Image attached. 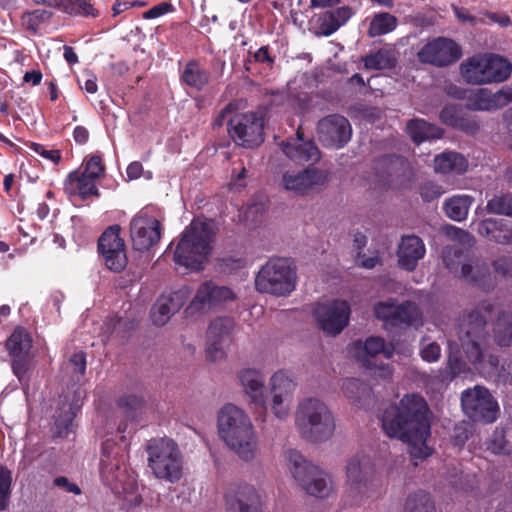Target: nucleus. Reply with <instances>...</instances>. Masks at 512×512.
I'll use <instances>...</instances> for the list:
<instances>
[{"label":"nucleus","instance_id":"nucleus-46","mask_svg":"<svg viewBox=\"0 0 512 512\" xmlns=\"http://www.w3.org/2000/svg\"><path fill=\"white\" fill-rule=\"evenodd\" d=\"M486 211L490 214L512 217V193L495 194L487 201Z\"/></svg>","mask_w":512,"mask_h":512},{"label":"nucleus","instance_id":"nucleus-17","mask_svg":"<svg viewBox=\"0 0 512 512\" xmlns=\"http://www.w3.org/2000/svg\"><path fill=\"white\" fill-rule=\"evenodd\" d=\"M351 307L346 300H333L319 303L313 310V316L319 327L330 335L341 333L348 325Z\"/></svg>","mask_w":512,"mask_h":512},{"label":"nucleus","instance_id":"nucleus-5","mask_svg":"<svg viewBox=\"0 0 512 512\" xmlns=\"http://www.w3.org/2000/svg\"><path fill=\"white\" fill-rule=\"evenodd\" d=\"M296 424L303 437L312 442L329 439L335 430V421L331 411L316 398H308L299 404Z\"/></svg>","mask_w":512,"mask_h":512},{"label":"nucleus","instance_id":"nucleus-1","mask_svg":"<svg viewBox=\"0 0 512 512\" xmlns=\"http://www.w3.org/2000/svg\"><path fill=\"white\" fill-rule=\"evenodd\" d=\"M429 407L419 394H407L397 404L388 406L382 413L381 426L390 438L410 445L413 459H425L430 455L427 438L430 436Z\"/></svg>","mask_w":512,"mask_h":512},{"label":"nucleus","instance_id":"nucleus-58","mask_svg":"<svg viewBox=\"0 0 512 512\" xmlns=\"http://www.w3.org/2000/svg\"><path fill=\"white\" fill-rule=\"evenodd\" d=\"M419 192L423 201L430 202L439 198L444 193V190L437 183L428 181L420 185Z\"/></svg>","mask_w":512,"mask_h":512},{"label":"nucleus","instance_id":"nucleus-57","mask_svg":"<svg viewBox=\"0 0 512 512\" xmlns=\"http://www.w3.org/2000/svg\"><path fill=\"white\" fill-rule=\"evenodd\" d=\"M27 146L35 153L54 164H58L62 158L61 151L58 149H46L44 145L36 142H28Z\"/></svg>","mask_w":512,"mask_h":512},{"label":"nucleus","instance_id":"nucleus-6","mask_svg":"<svg viewBox=\"0 0 512 512\" xmlns=\"http://www.w3.org/2000/svg\"><path fill=\"white\" fill-rule=\"evenodd\" d=\"M148 466L153 474L171 483L182 476L181 453L176 442L170 438H153L146 445Z\"/></svg>","mask_w":512,"mask_h":512},{"label":"nucleus","instance_id":"nucleus-47","mask_svg":"<svg viewBox=\"0 0 512 512\" xmlns=\"http://www.w3.org/2000/svg\"><path fill=\"white\" fill-rule=\"evenodd\" d=\"M342 389L347 398L359 402L362 397L369 395L371 388L357 378H347L343 381Z\"/></svg>","mask_w":512,"mask_h":512},{"label":"nucleus","instance_id":"nucleus-51","mask_svg":"<svg viewBox=\"0 0 512 512\" xmlns=\"http://www.w3.org/2000/svg\"><path fill=\"white\" fill-rule=\"evenodd\" d=\"M249 55H251V59H247L245 61V69L247 71H250V64L253 62L266 65L269 68H272V66L275 63V57L271 55L270 53V47L269 45L261 46L257 51L252 53L249 51Z\"/></svg>","mask_w":512,"mask_h":512},{"label":"nucleus","instance_id":"nucleus-49","mask_svg":"<svg viewBox=\"0 0 512 512\" xmlns=\"http://www.w3.org/2000/svg\"><path fill=\"white\" fill-rule=\"evenodd\" d=\"M12 486V472L4 465H0V511L9 506Z\"/></svg>","mask_w":512,"mask_h":512},{"label":"nucleus","instance_id":"nucleus-14","mask_svg":"<svg viewBox=\"0 0 512 512\" xmlns=\"http://www.w3.org/2000/svg\"><path fill=\"white\" fill-rule=\"evenodd\" d=\"M118 224L106 228L98 239V252L107 269L119 273L128 263L125 241L120 236Z\"/></svg>","mask_w":512,"mask_h":512},{"label":"nucleus","instance_id":"nucleus-42","mask_svg":"<svg viewBox=\"0 0 512 512\" xmlns=\"http://www.w3.org/2000/svg\"><path fill=\"white\" fill-rule=\"evenodd\" d=\"M350 7L342 6L334 10L327 11L322 20L323 34L330 36L344 25L351 17Z\"/></svg>","mask_w":512,"mask_h":512},{"label":"nucleus","instance_id":"nucleus-45","mask_svg":"<svg viewBox=\"0 0 512 512\" xmlns=\"http://www.w3.org/2000/svg\"><path fill=\"white\" fill-rule=\"evenodd\" d=\"M396 59L393 52L381 48L375 53H371L363 58V63L366 69L369 70H383L394 67Z\"/></svg>","mask_w":512,"mask_h":512},{"label":"nucleus","instance_id":"nucleus-7","mask_svg":"<svg viewBox=\"0 0 512 512\" xmlns=\"http://www.w3.org/2000/svg\"><path fill=\"white\" fill-rule=\"evenodd\" d=\"M460 71L470 84L500 83L510 77L512 65L502 56L491 53L468 58L461 64Z\"/></svg>","mask_w":512,"mask_h":512},{"label":"nucleus","instance_id":"nucleus-22","mask_svg":"<svg viewBox=\"0 0 512 512\" xmlns=\"http://www.w3.org/2000/svg\"><path fill=\"white\" fill-rule=\"evenodd\" d=\"M467 108L472 111H495L512 102V87H502L493 93L487 88H480L467 98Z\"/></svg>","mask_w":512,"mask_h":512},{"label":"nucleus","instance_id":"nucleus-26","mask_svg":"<svg viewBox=\"0 0 512 512\" xmlns=\"http://www.w3.org/2000/svg\"><path fill=\"white\" fill-rule=\"evenodd\" d=\"M186 298V292L183 290L162 294L151 309L152 322L156 326L165 325L171 316L183 307Z\"/></svg>","mask_w":512,"mask_h":512},{"label":"nucleus","instance_id":"nucleus-55","mask_svg":"<svg viewBox=\"0 0 512 512\" xmlns=\"http://www.w3.org/2000/svg\"><path fill=\"white\" fill-rule=\"evenodd\" d=\"M75 417V413L72 408L69 407V410L64 413L63 416H59L55 420V429L56 435L58 437H67L69 433L72 431L73 420Z\"/></svg>","mask_w":512,"mask_h":512},{"label":"nucleus","instance_id":"nucleus-18","mask_svg":"<svg viewBox=\"0 0 512 512\" xmlns=\"http://www.w3.org/2000/svg\"><path fill=\"white\" fill-rule=\"evenodd\" d=\"M317 136L326 148L341 149L351 139L352 127L349 120L340 114H331L317 123Z\"/></svg>","mask_w":512,"mask_h":512},{"label":"nucleus","instance_id":"nucleus-4","mask_svg":"<svg viewBox=\"0 0 512 512\" xmlns=\"http://www.w3.org/2000/svg\"><path fill=\"white\" fill-rule=\"evenodd\" d=\"M297 271L289 258H270L255 277V289L277 297L289 296L296 288Z\"/></svg>","mask_w":512,"mask_h":512},{"label":"nucleus","instance_id":"nucleus-29","mask_svg":"<svg viewBox=\"0 0 512 512\" xmlns=\"http://www.w3.org/2000/svg\"><path fill=\"white\" fill-rule=\"evenodd\" d=\"M285 189L297 194H305L314 185H322L327 181L326 174L319 169H304L297 173L286 172L283 175Z\"/></svg>","mask_w":512,"mask_h":512},{"label":"nucleus","instance_id":"nucleus-60","mask_svg":"<svg viewBox=\"0 0 512 512\" xmlns=\"http://www.w3.org/2000/svg\"><path fill=\"white\" fill-rule=\"evenodd\" d=\"M470 436L471 431L469 430L467 424L463 423L456 425L452 435V442L455 446L462 447L465 445Z\"/></svg>","mask_w":512,"mask_h":512},{"label":"nucleus","instance_id":"nucleus-8","mask_svg":"<svg viewBox=\"0 0 512 512\" xmlns=\"http://www.w3.org/2000/svg\"><path fill=\"white\" fill-rule=\"evenodd\" d=\"M493 310L494 304L490 300H483L467 315L465 331L460 340L466 358L474 365L483 360L482 345L488 334L487 318Z\"/></svg>","mask_w":512,"mask_h":512},{"label":"nucleus","instance_id":"nucleus-38","mask_svg":"<svg viewBox=\"0 0 512 512\" xmlns=\"http://www.w3.org/2000/svg\"><path fill=\"white\" fill-rule=\"evenodd\" d=\"M422 315L418 306L412 301L396 305L390 321L391 327H409L421 322Z\"/></svg>","mask_w":512,"mask_h":512},{"label":"nucleus","instance_id":"nucleus-20","mask_svg":"<svg viewBox=\"0 0 512 512\" xmlns=\"http://www.w3.org/2000/svg\"><path fill=\"white\" fill-rule=\"evenodd\" d=\"M235 323L231 317H217L212 320L206 332V354L211 361L225 357V349L232 342Z\"/></svg>","mask_w":512,"mask_h":512},{"label":"nucleus","instance_id":"nucleus-61","mask_svg":"<svg viewBox=\"0 0 512 512\" xmlns=\"http://www.w3.org/2000/svg\"><path fill=\"white\" fill-rule=\"evenodd\" d=\"M441 348L433 342L424 347L421 351V357L426 362H434L440 358Z\"/></svg>","mask_w":512,"mask_h":512},{"label":"nucleus","instance_id":"nucleus-64","mask_svg":"<svg viewBox=\"0 0 512 512\" xmlns=\"http://www.w3.org/2000/svg\"><path fill=\"white\" fill-rule=\"evenodd\" d=\"M53 482L55 486L65 489L66 492L75 495H80L82 492L76 483L70 482L65 476L56 477Z\"/></svg>","mask_w":512,"mask_h":512},{"label":"nucleus","instance_id":"nucleus-27","mask_svg":"<svg viewBox=\"0 0 512 512\" xmlns=\"http://www.w3.org/2000/svg\"><path fill=\"white\" fill-rule=\"evenodd\" d=\"M426 253L422 239L416 235H404L398 246L397 256L400 268L412 272Z\"/></svg>","mask_w":512,"mask_h":512},{"label":"nucleus","instance_id":"nucleus-44","mask_svg":"<svg viewBox=\"0 0 512 512\" xmlns=\"http://www.w3.org/2000/svg\"><path fill=\"white\" fill-rule=\"evenodd\" d=\"M404 512H436V508L431 495L419 490L407 497Z\"/></svg>","mask_w":512,"mask_h":512},{"label":"nucleus","instance_id":"nucleus-43","mask_svg":"<svg viewBox=\"0 0 512 512\" xmlns=\"http://www.w3.org/2000/svg\"><path fill=\"white\" fill-rule=\"evenodd\" d=\"M398 25V19L396 16L388 12L375 13L372 17L368 35L371 38L388 34L396 29Z\"/></svg>","mask_w":512,"mask_h":512},{"label":"nucleus","instance_id":"nucleus-50","mask_svg":"<svg viewBox=\"0 0 512 512\" xmlns=\"http://www.w3.org/2000/svg\"><path fill=\"white\" fill-rule=\"evenodd\" d=\"M464 110L465 108L461 105L447 104L440 111L439 118L443 124L454 128Z\"/></svg>","mask_w":512,"mask_h":512},{"label":"nucleus","instance_id":"nucleus-31","mask_svg":"<svg viewBox=\"0 0 512 512\" xmlns=\"http://www.w3.org/2000/svg\"><path fill=\"white\" fill-rule=\"evenodd\" d=\"M477 231L489 241L504 245L512 243V221L510 220L487 218L478 223Z\"/></svg>","mask_w":512,"mask_h":512},{"label":"nucleus","instance_id":"nucleus-25","mask_svg":"<svg viewBox=\"0 0 512 512\" xmlns=\"http://www.w3.org/2000/svg\"><path fill=\"white\" fill-rule=\"evenodd\" d=\"M297 139L281 144L283 153L293 162L300 165H313L321 158V153L313 140H303L300 131H297Z\"/></svg>","mask_w":512,"mask_h":512},{"label":"nucleus","instance_id":"nucleus-12","mask_svg":"<svg viewBox=\"0 0 512 512\" xmlns=\"http://www.w3.org/2000/svg\"><path fill=\"white\" fill-rule=\"evenodd\" d=\"M461 405L467 417L474 422L493 423L499 412L497 401L483 386L464 390L461 394Z\"/></svg>","mask_w":512,"mask_h":512},{"label":"nucleus","instance_id":"nucleus-56","mask_svg":"<svg viewBox=\"0 0 512 512\" xmlns=\"http://www.w3.org/2000/svg\"><path fill=\"white\" fill-rule=\"evenodd\" d=\"M447 366L452 378L460 376L465 373L467 369L466 363L462 360L459 350L453 351L451 347L448 355Z\"/></svg>","mask_w":512,"mask_h":512},{"label":"nucleus","instance_id":"nucleus-48","mask_svg":"<svg viewBox=\"0 0 512 512\" xmlns=\"http://www.w3.org/2000/svg\"><path fill=\"white\" fill-rule=\"evenodd\" d=\"M363 349L366 356L375 357L383 353L386 358H391L394 353L392 345H386L384 339L379 336H371L366 339L363 344Z\"/></svg>","mask_w":512,"mask_h":512},{"label":"nucleus","instance_id":"nucleus-10","mask_svg":"<svg viewBox=\"0 0 512 512\" xmlns=\"http://www.w3.org/2000/svg\"><path fill=\"white\" fill-rule=\"evenodd\" d=\"M287 460L294 479L307 494L318 498L329 496L332 490L331 479L323 470L307 462L302 454L294 449L287 451Z\"/></svg>","mask_w":512,"mask_h":512},{"label":"nucleus","instance_id":"nucleus-40","mask_svg":"<svg viewBox=\"0 0 512 512\" xmlns=\"http://www.w3.org/2000/svg\"><path fill=\"white\" fill-rule=\"evenodd\" d=\"M474 198L469 195H454L443 204V210L448 218L460 222L466 219Z\"/></svg>","mask_w":512,"mask_h":512},{"label":"nucleus","instance_id":"nucleus-30","mask_svg":"<svg viewBox=\"0 0 512 512\" xmlns=\"http://www.w3.org/2000/svg\"><path fill=\"white\" fill-rule=\"evenodd\" d=\"M64 191L67 195L77 196L82 201L88 200L91 196L100 197L96 181L81 170H74L68 174L64 181Z\"/></svg>","mask_w":512,"mask_h":512},{"label":"nucleus","instance_id":"nucleus-63","mask_svg":"<svg viewBox=\"0 0 512 512\" xmlns=\"http://www.w3.org/2000/svg\"><path fill=\"white\" fill-rule=\"evenodd\" d=\"M172 9V5L170 3L162 2L158 5L153 6L149 10L143 13L144 19H155L158 18Z\"/></svg>","mask_w":512,"mask_h":512},{"label":"nucleus","instance_id":"nucleus-13","mask_svg":"<svg viewBox=\"0 0 512 512\" xmlns=\"http://www.w3.org/2000/svg\"><path fill=\"white\" fill-rule=\"evenodd\" d=\"M228 133L245 148H254L264 141V121L256 112L235 114L228 120Z\"/></svg>","mask_w":512,"mask_h":512},{"label":"nucleus","instance_id":"nucleus-52","mask_svg":"<svg viewBox=\"0 0 512 512\" xmlns=\"http://www.w3.org/2000/svg\"><path fill=\"white\" fill-rule=\"evenodd\" d=\"M81 172L92 177L95 181L103 177L105 174V165L103 164L102 157L100 155L90 156L85 162L84 170Z\"/></svg>","mask_w":512,"mask_h":512},{"label":"nucleus","instance_id":"nucleus-9","mask_svg":"<svg viewBox=\"0 0 512 512\" xmlns=\"http://www.w3.org/2000/svg\"><path fill=\"white\" fill-rule=\"evenodd\" d=\"M346 475L348 490L344 498L345 507L357 506L364 498L373 496L378 484L374 479V466L367 456L357 454L351 457L346 465Z\"/></svg>","mask_w":512,"mask_h":512},{"label":"nucleus","instance_id":"nucleus-24","mask_svg":"<svg viewBox=\"0 0 512 512\" xmlns=\"http://www.w3.org/2000/svg\"><path fill=\"white\" fill-rule=\"evenodd\" d=\"M443 261L447 269L456 274L459 278L463 279L468 284H471L485 292H489L494 289L495 283L492 279L490 269L487 265H475L465 263L460 267L458 274V268L454 263L450 262L449 255L443 257Z\"/></svg>","mask_w":512,"mask_h":512},{"label":"nucleus","instance_id":"nucleus-32","mask_svg":"<svg viewBox=\"0 0 512 512\" xmlns=\"http://www.w3.org/2000/svg\"><path fill=\"white\" fill-rule=\"evenodd\" d=\"M37 5H43L60 10L73 17L97 18L99 11L87 0H32Z\"/></svg>","mask_w":512,"mask_h":512},{"label":"nucleus","instance_id":"nucleus-28","mask_svg":"<svg viewBox=\"0 0 512 512\" xmlns=\"http://www.w3.org/2000/svg\"><path fill=\"white\" fill-rule=\"evenodd\" d=\"M375 170L383 184L391 186L397 184L400 177L406 176L409 170V163L402 156L388 154L376 161Z\"/></svg>","mask_w":512,"mask_h":512},{"label":"nucleus","instance_id":"nucleus-11","mask_svg":"<svg viewBox=\"0 0 512 512\" xmlns=\"http://www.w3.org/2000/svg\"><path fill=\"white\" fill-rule=\"evenodd\" d=\"M32 343L30 333L21 326L16 327L6 341L12 371L20 382L28 380L35 366L34 355L31 353Z\"/></svg>","mask_w":512,"mask_h":512},{"label":"nucleus","instance_id":"nucleus-21","mask_svg":"<svg viewBox=\"0 0 512 512\" xmlns=\"http://www.w3.org/2000/svg\"><path fill=\"white\" fill-rule=\"evenodd\" d=\"M235 298V293L229 287L219 286L214 281L208 280L200 284L186 312L204 313Z\"/></svg>","mask_w":512,"mask_h":512},{"label":"nucleus","instance_id":"nucleus-2","mask_svg":"<svg viewBox=\"0 0 512 512\" xmlns=\"http://www.w3.org/2000/svg\"><path fill=\"white\" fill-rule=\"evenodd\" d=\"M217 230L214 219H193L182 232L174 251V262L187 269L203 270Z\"/></svg>","mask_w":512,"mask_h":512},{"label":"nucleus","instance_id":"nucleus-37","mask_svg":"<svg viewBox=\"0 0 512 512\" xmlns=\"http://www.w3.org/2000/svg\"><path fill=\"white\" fill-rule=\"evenodd\" d=\"M407 131L416 144L426 140L440 139L443 136V129L423 119H412L407 123Z\"/></svg>","mask_w":512,"mask_h":512},{"label":"nucleus","instance_id":"nucleus-19","mask_svg":"<svg viewBox=\"0 0 512 512\" xmlns=\"http://www.w3.org/2000/svg\"><path fill=\"white\" fill-rule=\"evenodd\" d=\"M130 235L135 250H149L160 241L161 223L148 212L141 210L130 222Z\"/></svg>","mask_w":512,"mask_h":512},{"label":"nucleus","instance_id":"nucleus-36","mask_svg":"<svg viewBox=\"0 0 512 512\" xmlns=\"http://www.w3.org/2000/svg\"><path fill=\"white\" fill-rule=\"evenodd\" d=\"M209 79V71L197 60L187 62L180 74L181 82L197 91H201L209 83Z\"/></svg>","mask_w":512,"mask_h":512},{"label":"nucleus","instance_id":"nucleus-53","mask_svg":"<svg viewBox=\"0 0 512 512\" xmlns=\"http://www.w3.org/2000/svg\"><path fill=\"white\" fill-rule=\"evenodd\" d=\"M454 129H458L468 135H475L481 128V123L476 116L470 115L465 109L463 115L458 119Z\"/></svg>","mask_w":512,"mask_h":512},{"label":"nucleus","instance_id":"nucleus-62","mask_svg":"<svg viewBox=\"0 0 512 512\" xmlns=\"http://www.w3.org/2000/svg\"><path fill=\"white\" fill-rule=\"evenodd\" d=\"M506 441L502 433L495 432L488 442V449L495 454L505 452Z\"/></svg>","mask_w":512,"mask_h":512},{"label":"nucleus","instance_id":"nucleus-59","mask_svg":"<svg viewBox=\"0 0 512 512\" xmlns=\"http://www.w3.org/2000/svg\"><path fill=\"white\" fill-rule=\"evenodd\" d=\"M117 404L127 411H136L144 406L145 401L142 396L131 394L120 397Z\"/></svg>","mask_w":512,"mask_h":512},{"label":"nucleus","instance_id":"nucleus-23","mask_svg":"<svg viewBox=\"0 0 512 512\" xmlns=\"http://www.w3.org/2000/svg\"><path fill=\"white\" fill-rule=\"evenodd\" d=\"M227 509L239 512H261L260 496L256 489L248 484H233L225 493Z\"/></svg>","mask_w":512,"mask_h":512},{"label":"nucleus","instance_id":"nucleus-34","mask_svg":"<svg viewBox=\"0 0 512 512\" xmlns=\"http://www.w3.org/2000/svg\"><path fill=\"white\" fill-rule=\"evenodd\" d=\"M240 382L251 402L261 411H266L264 391V377L254 369H245L240 373Z\"/></svg>","mask_w":512,"mask_h":512},{"label":"nucleus","instance_id":"nucleus-54","mask_svg":"<svg viewBox=\"0 0 512 512\" xmlns=\"http://www.w3.org/2000/svg\"><path fill=\"white\" fill-rule=\"evenodd\" d=\"M395 307L396 301L393 299L388 301H379L374 305V315L377 319L383 321L386 325H390Z\"/></svg>","mask_w":512,"mask_h":512},{"label":"nucleus","instance_id":"nucleus-35","mask_svg":"<svg viewBox=\"0 0 512 512\" xmlns=\"http://www.w3.org/2000/svg\"><path fill=\"white\" fill-rule=\"evenodd\" d=\"M435 171L442 174H463L467 171L468 161L460 153L446 151L434 159Z\"/></svg>","mask_w":512,"mask_h":512},{"label":"nucleus","instance_id":"nucleus-33","mask_svg":"<svg viewBox=\"0 0 512 512\" xmlns=\"http://www.w3.org/2000/svg\"><path fill=\"white\" fill-rule=\"evenodd\" d=\"M271 387L273 392L272 410L276 417L282 419L288 415V406L284 402L294 384L283 371H278L271 377Z\"/></svg>","mask_w":512,"mask_h":512},{"label":"nucleus","instance_id":"nucleus-41","mask_svg":"<svg viewBox=\"0 0 512 512\" xmlns=\"http://www.w3.org/2000/svg\"><path fill=\"white\" fill-rule=\"evenodd\" d=\"M54 13L47 9H34L25 11L21 15V25L32 35H37L43 25L48 24L53 18Z\"/></svg>","mask_w":512,"mask_h":512},{"label":"nucleus","instance_id":"nucleus-3","mask_svg":"<svg viewBox=\"0 0 512 512\" xmlns=\"http://www.w3.org/2000/svg\"><path fill=\"white\" fill-rule=\"evenodd\" d=\"M220 437L244 461L254 459L256 435L250 418L233 404L225 405L218 415Z\"/></svg>","mask_w":512,"mask_h":512},{"label":"nucleus","instance_id":"nucleus-39","mask_svg":"<svg viewBox=\"0 0 512 512\" xmlns=\"http://www.w3.org/2000/svg\"><path fill=\"white\" fill-rule=\"evenodd\" d=\"M493 334L498 346L509 347L512 345V311L502 310L498 312L493 324Z\"/></svg>","mask_w":512,"mask_h":512},{"label":"nucleus","instance_id":"nucleus-15","mask_svg":"<svg viewBox=\"0 0 512 512\" xmlns=\"http://www.w3.org/2000/svg\"><path fill=\"white\" fill-rule=\"evenodd\" d=\"M461 56V46L454 40L442 36L428 41L417 53L420 63L438 68L456 63Z\"/></svg>","mask_w":512,"mask_h":512},{"label":"nucleus","instance_id":"nucleus-16","mask_svg":"<svg viewBox=\"0 0 512 512\" xmlns=\"http://www.w3.org/2000/svg\"><path fill=\"white\" fill-rule=\"evenodd\" d=\"M109 443H105L102 447V455L100 459V474L104 483L119 493L132 490L135 486L134 477L128 472L124 456L119 458L116 456L111 459L108 452Z\"/></svg>","mask_w":512,"mask_h":512}]
</instances>
